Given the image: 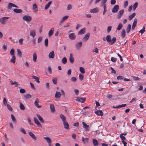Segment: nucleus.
<instances>
[{"mask_svg": "<svg viewBox=\"0 0 146 146\" xmlns=\"http://www.w3.org/2000/svg\"><path fill=\"white\" fill-rule=\"evenodd\" d=\"M23 20L27 21H30L32 20V17L30 16L26 15L23 17Z\"/></svg>", "mask_w": 146, "mask_h": 146, "instance_id": "nucleus-4", "label": "nucleus"}, {"mask_svg": "<svg viewBox=\"0 0 146 146\" xmlns=\"http://www.w3.org/2000/svg\"><path fill=\"white\" fill-rule=\"evenodd\" d=\"M62 62L64 64H65L66 63L67 60L66 58H63L62 60Z\"/></svg>", "mask_w": 146, "mask_h": 146, "instance_id": "nucleus-53", "label": "nucleus"}, {"mask_svg": "<svg viewBox=\"0 0 146 146\" xmlns=\"http://www.w3.org/2000/svg\"><path fill=\"white\" fill-rule=\"evenodd\" d=\"M61 94L60 92H56L55 95V97L56 98H60L61 96Z\"/></svg>", "mask_w": 146, "mask_h": 146, "instance_id": "nucleus-21", "label": "nucleus"}, {"mask_svg": "<svg viewBox=\"0 0 146 146\" xmlns=\"http://www.w3.org/2000/svg\"><path fill=\"white\" fill-rule=\"evenodd\" d=\"M124 12V10L123 9H122L119 11L118 15V19H120L121 17Z\"/></svg>", "mask_w": 146, "mask_h": 146, "instance_id": "nucleus-23", "label": "nucleus"}, {"mask_svg": "<svg viewBox=\"0 0 146 146\" xmlns=\"http://www.w3.org/2000/svg\"><path fill=\"white\" fill-rule=\"evenodd\" d=\"M68 16H66L64 17L60 21V24H62L63 22L65 21L68 18Z\"/></svg>", "mask_w": 146, "mask_h": 146, "instance_id": "nucleus-26", "label": "nucleus"}, {"mask_svg": "<svg viewBox=\"0 0 146 146\" xmlns=\"http://www.w3.org/2000/svg\"><path fill=\"white\" fill-rule=\"evenodd\" d=\"M3 103L5 106H6V105H7V104H7V102L6 99L5 98H3Z\"/></svg>", "mask_w": 146, "mask_h": 146, "instance_id": "nucleus-56", "label": "nucleus"}, {"mask_svg": "<svg viewBox=\"0 0 146 146\" xmlns=\"http://www.w3.org/2000/svg\"><path fill=\"white\" fill-rule=\"evenodd\" d=\"M123 25L122 23H120L119 24V25L117 28V30H120L123 27Z\"/></svg>", "mask_w": 146, "mask_h": 146, "instance_id": "nucleus-47", "label": "nucleus"}, {"mask_svg": "<svg viewBox=\"0 0 146 146\" xmlns=\"http://www.w3.org/2000/svg\"><path fill=\"white\" fill-rule=\"evenodd\" d=\"M36 116L41 122L42 123H44V122L43 119L39 114H37Z\"/></svg>", "mask_w": 146, "mask_h": 146, "instance_id": "nucleus-27", "label": "nucleus"}, {"mask_svg": "<svg viewBox=\"0 0 146 146\" xmlns=\"http://www.w3.org/2000/svg\"><path fill=\"white\" fill-rule=\"evenodd\" d=\"M84 76L82 74H80L79 75V78L81 80H83L84 78Z\"/></svg>", "mask_w": 146, "mask_h": 146, "instance_id": "nucleus-62", "label": "nucleus"}, {"mask_svg": "<svg viewBox=\"0 0 146 146\" xmlns=\"http://www.w3.org/2000/svg\"><path fill=\"white\" fill-rule=\"evenodd\" d=\"M64 127V128L67 129H69V125L68 122L66 121L63 122Z\"/></svg>", "mask_w": 146, "mask_h": 146, "instance_id": "nucleus-18", "label": "nucleus"}, {"mask_svg": "<svg viewBox=\"0 0 146 146\" xmlns=\"http://www.w3.org/2000/svg\"><path fill=\"white\" fill-rule=\"evenodd\" d=\"M54 28H52L49 31L48 34L49 37H50L54 33Z\"/></svg>", "mask_w": 146, "mask_h": 146, "instance_id": "nucleus-25", "label": "nucleus"}, {"mask_svg": "<svg viewBox=\"0 0 146 146\" xmlns=\"http://www.w3.org/2000/svg\"><path fill=\"white\" fill-rule=\"evenodd\" d=\"M33 61L35 62H36L37 59V55L35 53H34L33 54Z\"/></svg>", "mask_w": 146, "mask_h": 146, "instance_id": "nucleus-44", "label": "nucleus"}, {"mask_svg": "<svg viewBox=\"0 0 146 146\" xmlns=\"http://www.w3.org/2000/svg\"><path fill=\"white\" fill-rule=\"evenodd\" d=\"M136 13H134L132 14L131 15H130L129 17L128 18L129 20H131L132 19L135 15Z\"/></svg>", "mask_w": 146, "mask_h": 146, "instance_id": "nucleus-42", "label": "nucleus"}, {"mask_svg": "<svg viewBox=\"0 0 146 146\" xmlns=\"http://www.w3.org/2000/svg\"><path fill=\"white\" fill-rule=\"evenodd\" d=\"M52 2V1H50L45 5V6L44 7V9L45 10H47L48 9V8L50 7V5L51 4Z\"/></svg>", "mask_w": 146, "mask_h": 146, "instance_id": "nucleus-33", "label": "nucleus"}, {"mask_svg": "<svg viewBox=\"0 0 146 146\" xmlns=\"http://www.w3.org/2000/svg\"><path fill=\"white\" fill-rule=\"evenodd\" d=\"M126 104H122L121 105H118L117 106H113V108H120L125 107L126 106Z\"/></svg>", "mask_w": 146, "mask_h": 146, "instance_id": "nucleus-32", "label": "nucleus"}, {"mask_svg": "<svg viewBox=\"0 0 146 146\" xmlns=\"http://www.w3.org/2000/svg\"><path fill=\"white\" fill-rule=\"evenodd\" d=\"M69 60L70 62L72 64L73 63L74 61V58L72 53H71L70 54Z\"/></svg>", "mask_w": 146, "mask_h": 146, "instance_id": "nucleus-12", "label": "nucleus"}, {"mask_svg": "<svg viewBox=\"0 0 146 146\" xmlns=\"http://www.w3.org/2000/svg\"><path fill=\"white\" fill-rule=\"evenodd\" d=\"M99 10L98 8L96 7L91 9L90 12L91 13H96L99 12Z\"/></svg>", "mask_w": 146, "mask_h": 146, "instance_id": "nucleus-13", "label": "nucleus"}, {"mask_svg": "<svg viewBox=\"0 0 146 146\" xmlns=\"http://www.w3.org/2000/svg\"><path fill=\"white\" fill-rule=\"evenodd\" d=\"M11 119H12V121H13V122L15 123H16V121L15 118V117L14 116V115L12 114H11Z\"/></svg>", "mask_w": 146, "mask_h": 146, "instance_id": "nucleus-54", "label": "nucleus"}, {"mask_svg": "<svg viewBox=\"0 0 146 146\" xmlns=\"http://www.w3.org/2000/svg\"><path fill=\"white\" fill-rule=\"evenodd\" d=\"M86 32V29L84 28L82 29L78 33V35H81L84 34Z\"/></svg>", "mask_w": 146, "mask_h": 146, "instance_id": "nucleus-24", "label": "nucleus"}, {"mask_svg": "<svg viewBox=\"0 0 146 146\" xmlns=\"http://www.w3.org/2000/svg\"><path fill=\"white\" fill-rule=\"evenodd\" d=\"M19 108L21 110H24L25 109L24 106L21 102H20Z\"/></svg>", "mask_w": 146, "mask_h": 146, "instance_id": "nucleus-41", "label": "nucleus"}, {"mask_svg": "<svg viewBox=\"0 0 146 146\" xmlns=\"http://www.w3.org/2000/svg\"><path fill=\"white\" fill-rule=\"evenodd\" d=\"M29 134L33 139L34 140L36 139V137L35 136V135L32 132H29Z\"/></svg>", "mask_w": 146, "mask_h": 146, "instance_id": "nucleus-31", "label": "nucleus"}, {"mask_svg": "<svg viewBox=\"0 0 146 146\" xmlns=\"http://www.w3.org/2000/svg\"><path fill=\"white\" fill-rule=\"evenodd\" d=\"M36 35L35 31L34 29L31 30L30 32V35L34 38Z\"/></svg>", "mask_w": 146, "mask_h": 146, "instance_id": "nucleus-11", "label": "nucleus"}, {"mask_svg": "<svg viewBox=\"0 0 146 146\" xmlns=\"http://www.w3.org/2000/svg\"><path fill=\"white\" fill-rule=\"evenodd\" d=\"M69 38L71 40H74L76 38V36L74 33H71L69 35Z\"/></svg>", "mask_w": 146, "mask_h": 146, "instance_id": "nucleus-15", "label": "nucleus"}, {"mask_svg": "<svg viewBox=\"0 0 146 146\" xmlns=\"http://www.w3.org/2000/svg\"><path fill=\"white\" fill-rule=\"evenodd\" d=\"M92 142L95 146H97L99 144L98 142L96 139H93L92 140Z\"/></svg>", "mask_w": 146, "mask_h": 146, "instance_id": "nucleus-36", "label": "nucleus"}, {"mask_svg": "<svg viewBox=\"0 0 146 146\" xmlns=\"http://www.w3.org/2000/svg\"><path fill=\"white\" fill-rule=\"evenodd\" d=\"M95 113L96 114L98 115L102 116L103 115V113L101 110H98L95 111Z\"/></svg>", "mask_w": 146, "mask_h": 146, "instance_id": "nucleus-14", "label": "nucleus"}, {"mask_svg": "<svg viewBox=\"0 0 146 146\" xmlns=\"http://www.w3.org/2000/svg\"><path fill=\"white\" fill-rule=\"evenodd\" d=\"M31 98V96L29 94H27L24 96L23 97L24 99H27L28 98Z\"/></svg>", "mask_w": 146, "mask_h": 146, "instance_id": "nucleus-40", "label": "nucleus"}, {"mask_svg": "<svg viewBox=\"0 0 146 146\" xmlns=\"http://www.w3.org/2000/svg\"><path fill=\"white\" fill-rule=\"evenodd\" d=\"M138 3L137 2H136L134 3L133 6V10H135L138 7Z\"/></svg>", "mask_w": 146, "mask_h": 146, "instance_id": "nucleus-46", "label": "nucleus"}, {"mask_svg": "<svg viewBox=\"0 0 146 146\" xmlns=\"http://www.w3.org/2000/svg\"><path fill=\"white\" fill-rule=\"evenodd\" d=\"M137 19L135 18L134 19L133 22L132 26V30H134L137 25Z\"/></svg>", "mask_w": 146, "mask_h": 146, "instance_id": "nucleus-10", "label": "nucleus"}, {"mask_svg": "<svg viewBox=\"0 0 146 146\" xmlns=\"http://www.w3.org/2000/svg\"><path fill=\"white\" fill-rule=\"evenodd\" d=\"M42 39V36H40L38 37V43H39L41 41Z\"/></svg>", "mask_w": 146, "mask_h": 146, "instance_id": "nucleus-64", "label": "nucleus"}, {"mask_svg": "<svg viewBox=\"0 0 146 146\" xmlns=\"http://www.w3.org/2000/svg\"><path fill=\"white\" fill-rule=\"evenodd\" d=\"M111 26H108L107 29V31L108 33H109L111 31Z\"/></svg>", "mask_w": 146, "mask_h": 146, "instance_id": "nucleus-63", "label": "nucleus"}, {"mask_svg": "<svg viewBox=\"0 0 146 146\" xmlns=\"http://www.w3.org/2000/svg\"><path fill=\"white\" fill-rule=\"evenodd\" d=\"M145 31V26H143L142 29L140 30L139 32L141 33L142 34H143Z\"/></svg>", "mask_w": 146, "mask_h": 146, "instance_id": "nucleus-48", "label": "nucleus"}, {"mask_svg": "<svg viewBox=\"0 0 146 146\" xmlns=\"http://www.w3.org/2000/svg\"><path fill=\"white\" fill-rule=\"evenodd\" d=\"M13 11L17 13H20L23 12L22 10L19 9H13Z\"/></svg>", "mask_w": 146, "mask_h": 146, "instance_id": "nucleus-30", "label": "nucleus"}, {"mask_svg": "<svg viewBox=\"0 0 146 146\" xmlns=\"http://www.w3.org/2000/svg\"><path fill=\"white\" fill-rule=\"evenodd\" d=\"M50 108L51 111L52 112H54L55 111V109L54 108V104H51L50 105Z\"/></svg>", "mask_w": 146, "mask_h": 146, "instance_id": "nucleus-35", "label": "nucleus"}, {"mask_svg": "<svg viewBox=\"0 0 146 146\" xmlns=\"http://www.w3.org/2000/svg\"><path fill=\"white\" fill-rule=\"evenodd\" d=\"M90 33H88L86 34L83 38V40L84 41H86L88 40L89 38Z\"/></svg>", "mask_w": 146, "mask_h": 146, "instance_id": "nucleus-28", "label": "nucleus"}, {"mask_svg": "<svg viewBox=\"0 0 146 146\" xmlns=\"http://www.w3.org/2000/svg\"><path fill=\"white\" fill-rule=\"evenodd\" d=\"M119 9V6L117 5H115L112 10V12L113 13H117Z\"/></svg>", "mask_w": 146, "mask_h": 146, "instance_id": "nucleus-7", "label": "nucleus"}, {"mask_svg": "<svg viewBox=\"0 0 146 146\" xmlns=\"http://www.w3.org/2000/svg\"><path fill=\"white\" fill-rule=\"evenodd\" d=\"M33 10L34 13H36L38 11V6L36 3H34L33 5Z\"/></svg>", "mask_w": 146, "mask_h": 146, "instance_id": "nucleus-6", "label": "nucleus"}, {"mask_svg": "<svg viewBox=\"0 0 146 146\" xmlns=\"http://www.w3.org/2000/svg\"><path fill=\"white\" fill-rule=\"evenodd\" d=\"M107 0H102L101 3V6L104 7V11L103 12V15H104L107 12V7L106 3Z\"/></svg>", "mask_w": 146, "mask_h": 146, "instance_id": "nucleus-2", "label": "nucleus"}, {"mask_svg": "<svg viewBox=\"0 0 146 146\" xmlns=\"http://www.w3.org/2000/svg\"><path fill=\"white\" fill-rule=\"evenodd\" d=\"M23 40L24 39L22 38L19 39V42L20 44L21 45L23 44Z\"/></svg>", "mask_w": 146, "mask_h": 146, "instance_id": "nucleus-60", "label": "nucleus"}, {"mask_svg": "<svg viewBox=\"0 0 146 146\" xmlns=\"http://www.w3.org/2000/svg\"><path fill=\"white\" fill-rule=\"evenodd\" d=\"M106 40L108 42H110L111 44H114L116 41V39L115 37L113 38L111 40V36L110 35H107L106 37Z\"/></svg>", "mask_w": 146, "mask_h": 146, "instance_id": "nucleus-1", "label": "nucleus"}, {"mask_svg": "<svg viewBox=\"0 0 146 146\" xmlns=\"http://www.w3.org/2000/svg\"><path fill=\"white\" fill-rule=\"evenodd\" d=\"M55 55L54 51H52L50 52L48 55V57L50 58L53 59Z\"/></svg>", "mask_w": 146, "mask_h": 146, "instance_id": "nucleus-17", "label": "nucleus"}, {"mask_svg": "<svg viewBox=\"0 0 146 146\" xmlns=\"http://www.w3.org/2000/svg\"><path fill=\"white\" fill-rule=\"evenodd\" d=\"M57 78H54L52 79V81L54 84H57Z\"/></svg>", "mask_w": 146, "mask_h": 146, "instance_id": "nucleus-52", "label": "nucleus"}, {"mask_svg": "<svg viewBox=\"0 0 146 146\" xmlns=\"http://www.w3.org/2000/svg\"><path fill=\"white\" fill-rule=\"evenodd\" d=\"M82 123L84 127L85 128V130L86 131H88L89 129V125L86 124L85 122H82Z\"/></svg>", "mask_w": 146, "mask_h": 146, "instance_id": "nucleus-22", "label": "nucleus"}, {"mask_svg": "<svg viewBox=\"0 0 146 146\" xmlns=\"http://www.w3.org/2000/svg\"><path fill=\"white\" fill-rule=\"evenodd\" d=\"M7 108L9 110L11 111H12L13 110V109L11 107V106L9 104H7Z\"/></svg>", "mask_w": 146, "mask_h": 146, "instance_id": "nucleus-59", "label": "nucleus"}, {"mask_svg": "<svg viewBox=\"0 0 146 146\" xmlns=\"http://www.w3.org/2000/svg\"><path fill=\"white\" fill-rule=\"evenodd\" d=\"M125 36V29H123L121 33V36L122 38H124Z\"/></svg>", "mask_w": 146, "mask_h": 146, "instance_id": "nucleus-39", "label": "nucleus"}, {"mask_svg": "<svg viewBox=\"0 0 146 146\" xmlns=\"http://www.w3.org/2000/svg\"><path fill=\"white\" fill-rule=\"evenodd\" d=\"M128 2L127 1H125L124 3L123 7L124 8H126L128 6Z\"/></svg>", "mask_w": 146, "mask_h": 146, "instance_id": "nucleus-55", "label": "nucleus"}, {"mask_svg": "<svg viewBox=\"0 0 146 146\" xmlns=\"http://www.w3.org/2000/svg\"><path fill=\"white\" fill-rule=\"evenodd\" d=\"M16 57L15 56H12L10 60L11 62L15 63V62Z\"/></svg>", "mask_w": 146, "mask_h": 146, "instance_id": "nucleus-38", "label": "nucleus"}, {"mask_svg": "<svg viewBox=\"0 0 146 146\" xmlns=\"http://www.w3.org/2000/svg\"><path fill=\"white\" fill-rule=\"evenodd\" d=\"M131 25L130 24H129L128 25L127 27V33H129L131 30Z\"/></svg>", "mask_w": 146, "mask_h": 146, "instance_id": "nucleus-43", "label": "nucleus"}, {"mask_svg": "<svg viewBox=\"0 0 146 146\" xmlns=\"http://www.w3.org/2000/svg\"><path fill=\"white\" fill-rule=\"evenodd\" d=\"M44 138L46 140L48 144L51 143V139L49 137H44Z\"/></svg>", "mask_w": 146, "mask_h": 146, "instance_id": "nucleus-45", "label": "nucleus"}, {"mask_svg": "<svg viewBox=\"0 0 146 146\" xmlns=\"http://www.w3.org/2000/svg\"><path fill=\"white\" fill-rule=\"evenodd\" d=\"M80 70L81 73L84 74L85 72V70L84 68L82 67H80Z\"/></svg>", "mask_w": 146, "mask_h": 146, "instance_id": "nucleus-51", "label": "nucleus"}, {"mask_svg": "<svg viewBox=\"0 0 146 146\" xmlns=\"http://www.w3.org/2000/svg\"><path fill=\"white\" fill-rule=\"evenodd\" d=\"M33 78L35 79V81H36L37 83H40L39 81V78L37 76H32Z\"/></svg>", "mask_w": 146, "mask_h": 146, "instance_id": "nucleus-34", "label": "nucleus"}, {"mask_svg": "<svg viewBox=\"0 0 146 146\" xmlns=\"http://www.w3.org/2000/svg\"><path fill=\"white\" fill-rule=\"evenodd\" d=\"M17 52L18 55L20 57H22V53L19 49H17Z\"/></svg>", "mask_w": 146, "mask_h": 146, "instance_id": "nucleus-50", "label": "nucleus"}, {"mask_svg": "<svg viewBox=\"0 0 146 146\" xmlns=\"http://www.w3.org/2000/svg\"><path fill=\"white\" fill-rule=\"evenodd\" d=\"M82 46V42H77L76 44V46L77 49H79Z\"/></svg>", "mask_w": 146, "mask_h": 146, "instance_id": "nucleus-20", "label": "nucleus"}, {"mask_svg": "<svg viewBox=\"0 0 146 146\" xmlns=\"http://www.w3.org/2000/svg\"><path fill=\"white\" fill-rule=\"evenodd\" d=\"M12 7L16 8L18 7L15 4L13 3H8V5L7 6L8 9H9L10 10H11V9Z\"/></svg>", "mask_w": 146, "mask_h": 146, "instance_id": "nucleus-8", "label": "nucleus"}, {"mask_svg": "<svg viewBox=\"0 0 146 146\" xmlns=\"http://www.w3.org/2000/svg\"><path fill=\"white\" fill-rule=\"evenodd\" d=\"M60 116L63 122L66 121V117L64 115L62 114H60Z\"/></svg>", "mask_w": 146, "mask_h": 146, "instance_id": "nucleus-29", "label": "nucleus"}, {"mask_svg": "<svg viewBox=\"0 0 146 146\" xmlns=\"http://www.w3.org/2000/svg\"><path fill=\"white\" fill-rule=\"evenodd\" d=\"M120 137L122 140L123 141H124V140L126 139V138L123 135H122V134H120Z\"/></svg>", "mask_w": 146, "mask_h": 146, "instance_id": "nucleus-57", "label": "nucleus"}, {"mask_svg": "<svg viewBox=\"0 0 146 146\" xmlns=\"http://www.w3.org/2000/svg\"><path fill=\"white\" fill-rule=\"evenodd\" d=\"M45 45L47 47L48 46V38H46L44 41Z\"/></svg>", "mask_w": 146, "mask_h": 146, "instance_id": "nucleus-61", "label": "nucleus"}, {"mask_svg": "<svg viewBox=\"0 0 146 146\" xmlns=\"http://www.w3.org/2000/svg\"><path fill=\"white\" fill-rule=\"evenodd\" d=\"M9 18V17H4L1 18L0 19V23L3 24H5L6 22Z\"/></svg>", "mask_w": 146, "mask_h": 146, "instance_id": "nucleus-3", "label": "nucleus"}, {"mask_svg": "<svg viewBox=\"0 0 146 146\" xmlns=\"http://www.w3.org/2000/svg\"><path fill=\"white\" fill-rule=\"evenodd\" d=\"M34 120L35 123L38 126L42 127V125L39 122L38 119L35 117L34 118Z\"/></svg>", "mask_w": 146, "mask_h": 146, "instance_id": "nucleus-16", "label": "nucleus"}, {"mask_svg": "<svg viewBox=\"0 0 146 146\" xmlns=\"http://www.w3.org/2000/svg\"><path fill=\"white\" fill-rule=\"evenodd\" d=\"M86 100V98H83L80 97H77L76 100L77 102L84 103L85 101Z\"/></svg>", "mask_w": 146, "mask_h": 146, "instance_id": "nucleus-5", "label": "nucleus"}, {"mask_svg": "<svg viewBox=\"0 0 146 146\" xmlns=\"http://www.w3.org/2000/svg\"><path fill=\"white\" fill-rule=\"evenodd\" d=\"M89 140L88 138H84L83 137H82V141L85 144H87L89 141Z\"/></svg>", "mask_w": 146, "mask_h": 146, "instance_id": "nucleus-19", "label": "nucleus"}, {"mask_svg": "<svg viewBox=\"0 0 146 146\" xmlns=\"http://www.w3.org/2000/svg\"><path fill=\"white\" fill-rule=\"evenodd\" d=\"M10 54L12 56H15V50L14 49H12L10 51Z\"/></svg>", "mask_w": 146, "mask_h": 146, "instance_id": "nucleus-49", "label": "nucleus"}, {"mask_svg": "<svg viewBox=\"0 0 146 146\" xmlns=\"http://www.w3.org/2000/svg\"><path fill=\"white\" fill-rule=\"evenodd\" d=\"M39 102V100L38 98H37L35 101L34 102V104L35 106L37 108H40L41 107V106L40 105H39L38 103Z\"/></svg>", "mask_w": 146, "mask_h": 146, "instance_id": "nucleus-9", "label": "nucleus"}, {"mask_svg": "<svg viewBox=\"0 0 146 146\" xmlns=\"http://www.w3.org/2000/svg\"><path fill=\"white\" fill-rule=\"evenodd\" d=\"M20 131L22 133H23L24 134H25L26 133L25 129L23 128H20Z\"/></svg>", "mask_w": 146, "mask_h": 146, "instance_id": "nucleus-58", "label": "nucleus"}, {"mask_svg": "<svg viewBox=\"0 0 146 146\" xmlns=\"http://www.w3.org/2000/svg\"><path fill=\"white\" fill-rule=\"evenodd\" d=\"M10 82L11 83V85H15V86L16 87H17V86L19 85L18 83L16 81H14L13 82L12 80H11L10 81Z\"/></svg>", "mask_w": 146, "mask_h": 146, "instance_id": "nucleus-37", "label": "nucleus"}]
</instances>
